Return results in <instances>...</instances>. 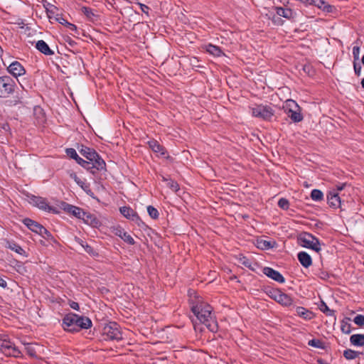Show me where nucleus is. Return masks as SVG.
Wrapping results in <instances>:
<instances>
[{"instance_id": "obj_41", "label": "nucleus", "mask_w": 364, "mask_h": 364, "mask_svg": "<svg viewBox=\"0 0 364 364\" xmlns=\"http://www.w3.org/2000/svg\"><path fill=\"white\" fill-rule=\"evenodd\" d=\"M85 251L88 253L90 255L96 257L98 256V253L87 242L82 247Z\"/></svg>"}, {"instance_id": "obj_61", "label": "nucleus", "mask_w": 364, "mask_h": 364, "mask_svg": "<svg viewBox=\"0 0 364 364\" xmlns=\"http://www.w3.org/2000/svg\"><path fill=\"white\" fill-rule=\"evenodd\" d=\"M344 186H345V183H343V185H342L343 189L344 188Z\"/></svg>"}, {"instance_id": "obj_44", "label": "nucleus", "mask_w": 364, "mask_h": 364, "mask_svg": "<svg viewBox=\"0 0 364 364\" xmlns=\"http://www.w3.org/2000/svg\"><path fill=\"white\" fill-rule=\"evenodd\" d=\"M25 349H26V353L28 355H29L30 356L35 357L36 355V350L32 345L28 344L26 346Z\"/></svg>"}, {"instance_id": "obj_50", "label": "nucleus", "mask_w": 364, "mask_h": 364, "mask_svg": "<svg viewBox=\"0 0 364 364\" xmlns=\"http://www.w3.org/2000/svg\"><path fill=\"white\" fill-rule=\"evenodd\" d=\"M361 70H362V68L360 65H356V64H354V70H355V73L357 75H360L361 74Z\"/></svg>"}, {"instance_id": "obj_29", "label": "nucleus", "mask_w": 364, "mask_h": 364, "mask_svg": "<svg viewBox=\"0 0 364 364\" xmlns=\"http://www.w3.org/2000/svg\"><path fill=\"white\" fill-rule=\"evenodd\" d=\"M55 21H58L60 24L65 25L67 28H68L71 31H77V27L75 25L69 23L67 21L62 15L57 16V17H55Z\"/></svg>"}, {"instance_id": "obj_11", "label": "nucleus", "mask_w": 364, "mask_h": 364, "mask_svg": "<svg viewBox=\"0 0 364 364\" xmlns=\"http://www.w3.org/2000/svg\"><path fill=\"white\" fill-rule=\"evenodd\" d=\"M119 210L122 215L127 219L134 222L138 225H140V223H142V221L137 213L132 208L129 206H123L120 208Z\"/></svg>"}, {"instance_id": "obj_4", "label": "nucleus", "mask_w": 364, "mask_h": 364, "mask_svg": "<svg viewBox=\"0 0 364 364\" xmlns=\"http://www.w3.org/2000/svg\"><path fill=\"white\" fill-rule=\"evenodd\" d=\"M285 112L287 116L294 122H299L303 120V115L298 104L293 100H288L286 102Z\"/></svg>"}, {"instance_id": "obj_34", "label": "nucleus", "mask_w": 364, "mask_h": 364, "mask_svg": "<svg viewBox=\"0 0 364 364\" xmlns=\"http://www.w3.org/2000/svg\"><path fill=\"white\" fill-rule=\"evenodd\" d=\"M77 164L81 165L83 168H85L87 170H90V171L93 173H95V171L92 170V166H91L92 163L90 162V161H89V160L85 161L80 157L78 159V160H77Z\"/></svg>"}, {"instance_id": "obj_51", "label": "nucleus", "mask_w": 364, "mask_h": 364, "mask_svg": "<svg viewBox=\"0 0 364 364\" xmlns=\"http://www.w3.org/2000/svg\"><path fill=\"white\" fill-rule=\"evenodd\" d=\"M342 331L343 333H350V326H346V324L345 323V321L343 320V328H342Z\"/></svg>"}, {"instance_id": "obj_59", "label": "nucleus", "mask_w": 364, "mask_h": 364, "mask_svg": "<svg viewBox=\"0 0 364 364\" xmlns=\"http://www.w3.org/2000/svg\"><path fill=\"white\" fill-rule=\"evenodd\" d=\"M77 179V177L75 176V181H76L77 183H79V181H78Z\"/></svg>"}, {"instance_id": "obj_42", "label": "nucleus", "mask_w": 364, "mask_h": 364, "mask_svg": "<svg viewBox=\"0 0 364 364\" xmlns=\"http://www.w3.org/2000/svg\"><path fill=\"white\" fill-rule=\"evenodd\" d=\"M353 321L358 326H364V316L361 314L356 315L353 318Z\"/></svg>"}, {"instance_id": "obj_32", "label": "nucleus", "mask_w": 364, "mask_h": 364, "mask_svg": "<svg viewBox=\"0 0 364 364\" xmlns=\"http://www.w3.org/2000/svg\"><path fill=\"white\" fill-rule=\"evenodd\" d=\"M311 198L314 201H320L323 198L322 191L318 189H314L311 193Z\"/></svg>"}, {"instance_id": "obj_28", "label": "nucleus", "mask_w": 364, "mask_h": 364, "mask_svg": "<svg viewBox=\"0 0 364 364\" xmlns=\"http://www.w3.org/2000/svg\"><path fill=\"white\" fill-rule=\"evenodd\" d=\"M205 50L216 57L221 56L223 54V51L221 50L220 48L216 46H214L213 44H208L205 46Z\"/></svg>"}, {"instance_id": "obj_3", "label": "nucleus", "mask_w": 364, "mask_h": 364, "mask_svg": "<svg viewBox=\"0 0 364 364\" xmlns=\"http://www.w3.org/2000/svg\"><path fill=\"white\" fill-rule=\"evenodd\" d=\"M16 82L9 75L0 77V97L7 98L16 90Z\"/></svg>"}, {"instance_id": "obj_7", "label": "nucleus", "mask_w": 364, "mask_h": 364, "mask_svg": "<svg viewBox=\"0 0 364 364\" xmlns=\"http://www.w3.org/2000/svg\"><path fill=\"white\" fill-rule=\"evenodd\" d=\"M267 294L270 298L283 306H289L292 304L293 300L291 296L278 289H269Z\"/></svg>"}, {"instance_id": "obj_5", "label": "nucleus", "mask_w": 364, "mask_h": 364, "mask_svg": "<svg viewBox=\"0 0 364 364\" xmlns=\"http://www.w3.org/2000/svg\"><path fill=\"white\" fill-rule=\"evenodd\" d=\"M298 240L299 245L301 247L312 249L317 252L321 250L320 242L318 240L314 237L311 234L304 233L299 237Z\"/></svg>"}, {"instance_id": "obj_10", "label": "nucleus", "mask_w": 364, "mask_h": 364, "mask_svg": "<svg viewBox=\"0 0 364 364\" xmlns=\"http://www.w3.org/2000/svg\"><path fill=\"white\" fill-rule=\"evenodd\" d=\"M341 190V186H338L337 189L329 191L327 200L328 205L334 208H340L341 205V199L339 196V191Z\"/></svg>"}, {"instance_id": "obj_18", "label": "nucleus", "mask_w": 364, "mask_h": 364, "mask_svg": "<svg viewBox=\"0 0 364 364\" xmlns=\"http://www.w3.org/2000/svg\"><path fill=\"white\" fill-rule=\"evenodd\" d=\"M19 85L21 87L23 91L21 93H18L13 100L9 101L11 105L16 106L22 104L23 103V100L28 97V91L21 83H19Z\"/></svg>"}, {"instance_id": "obj_36", "label": "nucleus", "mask_w": 364, "mask_h": 364, "mask_svg": "<svg viewBox=\"0 0 364 364\" xmlns=\"http://www.w3.org/2000/svg\"><path fill=\"white\" fill-rule=\"evenodd\" d=\"M308 344L310 346H312V347H314V348H321V349L324 348L323 342L321 341L319 339H312V340H310L309 341Z\"/></svg>"}, {"instance_id": "obj_22", "label": "nucleus", "mask_w": 364, "mask_h": 364, "mask_svg": "<svg viewBox=\"0 0 364 364\" xmlns=\"http://www.w3.org/2000/svg\"><path fill=\"white\" fill-rule=\"evenodd\" d=\"M115 235L122 238L125 242L129 245H134L135 241L134 238L127 232L122 228H117L115 231Z\"/></svg>"}, {"instance_id": "obj_24", "label": "nucleus", "mask_w": 364, "mask_h": 364, "mask_svg": "<svg viewBox=\"0 0 364 364\" xmlns=\"http://www.w3.org/2000/svg\"><path fill=\"white\" fill-rule=\"evenodd\" d=\"M296 314L306 319V320H311L314 318V314L313 312L309 311L308 309L302 307V306H297L296 309Z\"/></svg>"}, {"instance_id": "obj_31", "label": "nucleus", "mask_w": 364, "mask_h": 364, "mask_svg": "<svg viewBox=\"0 0 364 364\" xmlns=\"http://www.w3.org/2000/svg\"><path fill=\"white\" fill-rule=\"evenodd\" d=\"M274 247L273 244L271 241H267L265 240H257V247L262 250H269Z\"/></svg>"}, {"instance_id": "obj_16", "label": "nucleus", "mask_w": 364, "mask_h": 364, "mask_svg": "<svg viewBox=\"0 0 364 364\" xmlns=\"http://www.w3.org/2000/svg\"><path fill=\"white\" fill-rule=\"evenodd\" d=\"M276 14L278 16H282L288 20L293 19L295 16L296 13L294 12L291 9L289 8H284V7H276Z\"/></svg>"}, {"instance_id": "obj_40", "label": "nucleus", "mask_w": 364, "mask_h": 364, "mask_svg": "<svg viewBox=\"0 0 364 364\" xmlns=\"http://www.w3.org/2000/svg\"><path fill=\"white\" fill-rule=\"evenodd\" d=\"M278 206L283 210H287L289 207V202L287 199L282 198L278 201Z\"/></svg>"}, {"instance_id": "obj_19", "label": "nucleus", "mask_w": 364, "mask_h": 364, "mask_svg": "<svg viewBox=\"0 0 364 364\" xmlns=\"http://www.w3.org/2000/svg\"><path fill=\"white\" fill-rule=\"evenodd\" d=\"M64 209L79 219L84 218L85 215V212L79 207L66 204V207Z\"/></svg>"}, {"instance_id": "obj_27", "label": "nucleus", "mask_w": 364, "mask_h": 364, "mask_svg": "<svg viewBox=\"0 0 364 364\" xmlns=\"http://www.w3.org/2000/svg\"><path fill=\"white\" fill-rule=\"evenodd\" d=\"M58 8L52 4H48V7H46V13L50 21L54 20L55 17L57 16H60L61 14L58 13Z\"/></svg>"}, {"instance_id": "obj_48", "label": "nucleus", "mask_w": 364, "mask_h": 364, "mask_svg": "<svg viewBox=\"0 0 364 364\" xmlns=\"http://www.w3.org/2000/svg\"><path fill=\"white\" fill-rule=\"evenodd\" d=\"M136 4L139 6L141 11L143 13L148 14L149 11V7L148 6H146L144 4H141V3H139V2H137Z\"/></svg>"}, {"instance_id": "obj_23", "label": "nucleus", "mask_w": 364, "mask_h": 364, "mask_svg": "<svg viewBox=\"0 0 364 364\" xmlns=\"http://www.w3.org/2000/svg\"><path fill=\"white\" fill-rule=\"evenodd\" d=\"M149 148L155 153L159 154L161 156H164L166 151L164 146H162L157 141L151 140L148 142Z\"/></svg>"}, {"instance_id": "obj_21", "label": "nucleus", "mask_w": 364, "mask_h": 364, "mask_svg": "<svg viewBox=\"0 0 364 364\" xmlns=\"http://www.w3.org/2000/svg\"><path fill=\"white\" fill-rule=\"evenodd\" d=\"M297 257L301 264L306 268L310 267L312 264L311 256L306 252H299Z\"/></svg>"}, {"instance_id": "obj_57", "label": "nucleus", "mask_w": 364, "mask_h": 364, "mask_svg": "<svg viewBox=\"0 0 364 364\" xmlns=\"http://www.w3.org/2000/svg\"><path fill=\"white\" fill-rule=\"evenodd\" d=\"M130 4H136L137 0H127Z\"/></svg>"}, {"instance_id": "obj_15", "label": "nucleus", "mask_w": 364, "mask_h": 364, "mask_svg": "<svg viewBox=\"0 0 364 364\" xmlns=\"http://www.w3.org/2000/svg\"><path fill=\"white\" fill-rule=\"evenodd\" d=\"M262 272L264 274H265L269 278H271L272 279L274 280L275 282H277L279 283H284L285 282L284 277L277 270L269 267H265L262 269Z\"/></svg>"}, {"instance_id": "obj_35", "label": "nucleus", "mask_w": 364, "mask_h": 364, "mask_svg": "<svg viewBox=\"0 0 364 364\" xmlns=\"http://www.w3.org/2000/svg\"><path fill=\"white\" fill-rule=\"evenodd\" d=\"M9 248L21 255H23L25 254V250L16 243H10L9 245Z\"/></svg>"}, {"instance_id": "obj_25", "label": "nucleus", "mask_w": 364, "mask_h": 364, "mask_svg": "<svg viewBox=\"0 0 364 364\" xmlns=\"http://www.w3.org/2000/svg\"><path fill=\"white\" fill-rule=\"evenodd\" d=\"M80 154L85 156L87 160L90 161L95 159V156H97V152L95 149L82 146L80 150Z\"/></svg>"}, {"instance_id": "obj_38", "label": "nucleus", "mask_w": 364, "mask_h": 364, "mask_svg": "<svg viewBox=\"0 0 364 364\" xmlns=\"http://www.w3.org/2000/svg\"><path fill=\"white\" fill-rule=\"evenodd\" d=\"M164 181H166L167 182V186L174 192H177L179 190V186L178 184L173 181V180H168L165 178H163Z\"/></svg>"}, {"instance_id": "obj_33", "label": "nucleus", "mask_w": 364, "mask_h": 364, "mask_svg": "<svg viewBox=\"0 0 364 364\" xmlns=\"http://www.w3.org/2000/svg\"><path fill=\"white\" fill-rule=\"evenodd\" d=\"M80 219L83 220L86 223L90 224L91 225H96L97 224L96 218L89 213L85 212V217L81 218Z\"/></svg>"}, {"instance_id": "obj_54", "label": "nucleus", "mask_w": 364, "mask_h": 364, "mask_svg": "<svg viewBox=\"0 0 364 364\" xmlns=\"http://www.w3.org/2000/svg\"><path fill=\"white\" fill-rule=\"evenodd\" d=\"M75 240L77 243H78L79 245H80L82 247L84 246V245L86 243L85 241H83L82 240H81L80 238L79 237H75Z\"/></svg>"}, {"instance_id": "obj_13", "label": "nucleus", "mask_w": 364, "mask_h": 364, "mask_svg": "<svg viewBox=\"0 0 364 364\" xmlns=\"http://www.w3.org/2000/svg\"><path fill=\"white\" fill-rule=\"evenodd\" d=\"M30 203L46 212H51L54 210V208L49 205L46 200L42 197L33 196L30 198Z\"/></svg>"}, {"instance_id": "obj_26", "label": "nucleus", "mask_w": 364, "mask_h": 364, "mask_svg": "<svg viewBox=\"0 0 364 364\" xmlns=\"http://www.w3.org/2000/svg\"><path fill=\"white\" fill-rule=\"evenodd\" d=\"M350 343L355 346H364V334H353L350 338Z\"/></svg>"}, {"instance_id": "obj_9", "label": "nucleus", "mask_w": 364, "mask_h": 364, "mask_svg": "<svg viewBox=\"0 0 364 364\" xmlns=\"http://www.w3.org/2000/svg\"><path fill=\"white\" fill-rule=\"evenodd\" d=\"M0 350L3 353L9 356L18 358L21 355V351L10 341L4 340L0 345Z\"/></svg>"}, {"instance_id": "obj_55", "label": "nucleus", "mask_w": 364, "mask_h": 364, "mask_svg": "<svg viewBox=\"0 0 364 364\" xmlns=\"http://www.w3.org/2000/svg\"><path fill=\"white\" fill-rule=\"evenodd\" d=\"M242 264L246 267L250 266V262L249 261V259H247L246 258H244V261L242 262Z\"/></svg>"}, {"instance_id": "obj_17", "label": "nucleus", "mask_w": 364, "mask_h": 364, "mask_svg": "<svg viewBox=\"0 0 364 364\" xmlns=\"http://www.w3.org/2000/svg\"><path fill=\"white\" fill-rule=\"evenodd\" d=\"M36 48L46 55H53L54 54V51L50 48L48 45L43 40L38 41L36 44Z\"/></svg>"}, {"instance_id": "obj_52", "label": "nucleus", "mask_w": 364, "mask_h": 364, "mask_svg": "<svg viewBox=\"0 0 364 364\" xmlns=\"http://www.w3.org/2000/svg\"><path fill=\"white\" fill-rule=\"evenodd\" d=\"M274 22L277 25H282L283 21L279 17H274Z\"/></svg>"}, {"instance_id": "obj_12", "label": "nucleus", "mask_w": 364, "mask_h": 364, "mask_svg": "<svg viewBox=\"0 0 364 364\" xmlns=\"http://www.w3.org/2000/svg\"><path fill=\"white\" fill-rule=\"evenodd\" d=\"M6 70L9 74L16 79L26 74V69L18 61L12 62Z\"/></svg>"}, {"instance_id": "obj_39", "label": "nucleus", "mask_w": 364, "mask_h": 364, "mask_svg": "<svg viewBox=\"0 0 364 364\" xmlns=\"http://www.w3.org/2000/svg\"><path fill=\"white\" fill-rule=\"evenodd\" d=\"M65 152L69 157L75 159L76 161L80 158V156H78V154L75 149L68 148L66 149Z\"/></svg>"}, {"instance_id": "obj_56", "label": "nucleus", "mask_w": 364, "mask_h": 364, "mask_svg": "<svg viewBox=\"0 0 364 364\" xmlns=\"http://www.w3.org/2000/svg\"><path fill=\"white\" fill-rule=\"evenodd\" d=\"M353 54H354V55H355V53H358V51H359V48H358V47H354V48H353Z\"/></svg>"}, {"instance_id": "obj_2", "label": "nucleus", "mask_w": 364, "mask_h": 364, "mask_svg": "<svg viewBox=\"0 0 364 364\" xmlns=\"http://www.w3.org/2000/svg\"><path fill=\"white\" fill-rule=\"evenodd\" d=\"M62 326L64 330L73 333L80 329L90 328L92 326V321L88 317L70 313L64 316Z\"/></svg>"}, {"instance_id": "obj_8", "label": "nucleus", "mask_w": 364, "mask_h": 364, "mask_svg": "<svg viewBox=\"0 0 364 364\" xmlns=\"http://www.w3.org/2000/svg\"><path fill=\"white\" fill-rule=\"evenodd\" d=\"M252 115L255 117L269 120L274 115L273 109L267 105H258L250 107Z\"/></svg>"}, {"instance_id": "obj_20", "label": "nucleus", "mask_w": 364, "mask_h": 364, "mask_svg": "<svg viewBox=\"0 0 364 364\" xmlns=\"http://www.w3.org/2000/svg\"><path fill=\"white\" fill-rule=\"evenodd\" d=\"M90 162L92 163V170L102 171L105 168L106 164L97 153V156H95V159L90 160Z\"/></svg>"}, {"instance_id": "obj_30", "label": "nucleus", "mask_w": 364, "mask_h": 364, "mask_svg": "<svg viewBox=\"0 0 364 364\" xmlns=\"http://www.w3.org/2000/svg\"><path fill=\"white\" fill-rule=\"evenodd\" d=\"M361 354L362 353L351 349H347L344 350L343 353V356L348 360L355 359V358L358 357L359 355Z\"/></svg>"}, {"instance_id": "obj_6", "label": "nucleus", "mask_w": 364, "mask_h": 364, "mask_svg": "<svg viewBox=\"0 0 364 364\" xmlns=\"http://www.w3.org/2000/svg\"><path fill=\"white\" fill-rule=\"evenodd\" d=\"M103 334L106 339L119 341L122 339V333L119 326L115 322H110L103 328Z\"/></svg>"}, {"instance_id": "obj_45", "label": "nucleus", "mask_w": 364, "mask_h": 364, "mask_svg": "<svg viewBox=\"0 0 364 364\" xmlns=\"http://www.w3.org/2000/svg\"><path fill=\"white\" fill-rule=\"evenodd\" d=\"M82 11L89 18H92V16H95L92 12V10L89 7H86V6L82 7Z\"/></svg>"}, {"instance_id": "obj_47", "label": "nucleus", "mask_w": 364, "mask_h": 364, "mask_svg": "<svg viewBox=\"0 0 364 364\" xmlns=\"http://www.w3.org/2000/svg\"><path fill=\"white\" fill-rule=\"evenodd\" d=\"M41 236L48 240H53V235L50 234V232L46 228V232H42Z\"/></svg>"}, {"instance_id": "obj_53", "label": "nucleus", "mask_w": 364, "mask_h": 364, "mask_svg": "<svg viewBox=\"0 0 364 364\" xmlns=\"http://www.w3.org/2000/svg\"><path fill=\"white\" fill-rule=\"evenodd\" d=\"M0 287L3 288H6L7 287V283L6 280L1 277H0Z\"/></svg>"}, {"instance_id": "obj_49", "label": "nucleus", "mask_w": 364, "mask_h": 364, "mask_svg": "<svg viewBox=\"0 0 364 364\" xmlns=\"http://www.w3.org/2000/svg\"><path fill=\"white\" fill-rule=\"evenodd\" d=\"M70 306L73 309L76 310V311H79V309H80V306H79L78 303H77L75 301H70Z\"/></svg>"}, {"instance_id": "obj_58", "label": "nucleus", "mask_w": 364, "mask_h": 364, "mask_svg": "<svg viewBox=\"0 0 364 364\" xmlns=\"http://www.w3.org/2000/svg\"><path fill=\"white\" fill-rule=\"evenodd\" d=\"M318 362L320 363V364H324L323 361L322 360H318Z\"/></svg>"}, {"instance_id": "obj_1", "label": "nucleus", "mask_w": 364, "mask_h": 364, "mask_svg": "<svg viewBox=\"0 0 364 364\" xmlns=\"http://www.w3.org/2000/svg\"><path fill=\"white\" fill-rule=\"evenodd\" d=\"M191 311L197 320L204 324L210 331L216 332L218 326L212 313L213 308L198 296L191 299Z\"/></svg>"}, {"instance_id": "obj_14", "label": "nucleus", "mask_w": 364, "mask_h": 364, "mask_svg": "<svg viewBox=\"0 0 364 364\" xmlns=\"http://www.w3.org/2000/svg\"><path fill=\"white\" fill-rule=\"evenodd\" d=\"M23 223L32 232L41 235L42 232H46V228L38 222L33 220L30 218H25L23 220Z\"/></svg>"}, {"instance_id": "obj_46", "label": "nucleus", "mask_w": 364, "mask_h": 364, "mask_svg": "<svg viewBox=\"0 0 364 364\" xmlns=\"http://www.w3.org/2000/svg\"><path fill=\"white\" fill-rule=\"evenodd\" d=\"M307 4L315 5L321 8V6L325 4V2L323 0H309V1H307Z\"/></svg>"}, {"instance_id": "obj_37", "label": "nucleus", "mask_w": 364, "mask_h": 364, "mask_svg": "<svg viewBox=\"0 0 364 364\" xmlns=\"http://www.w3.org/2000/svg\"><path fill=\"white\" fill-rule=\"evenodd\" d=\"M147 212L149 216L153 219H157L159 218V213L156 208H155L152 205H149L147 207Z\"/></svg>"}, {"instance_id": "obj_43", "label": "nucleus", "mask_w": 364, "mask_h": 364, "mask_svg": "<svg viewBox=\"0 0 364 364\" xmlns=\"http://www.w3.org/2000/svg\"><path fill=\"white\" fill-rule=\"evenodd\" d=\"M319 309L323 311V313L326 314V315H331L333 313V311L331 310L328 306L324 303L321 302L319 305Z\"/></svg>"}, {"instance_id": "obj_60", "label": "nucleus", "mask_w": 364, "mask_h": 364, "mask_svg": "<svg viewBox=\"0 0 364 364\" xmlns=\"http://www.w3.org/2000/svg\"><path fill=\"white\" fill-rule=\"evenodd\" d=\"M362 63L364 65V55L362 57Z\"/></svg>"}]
</instances>
